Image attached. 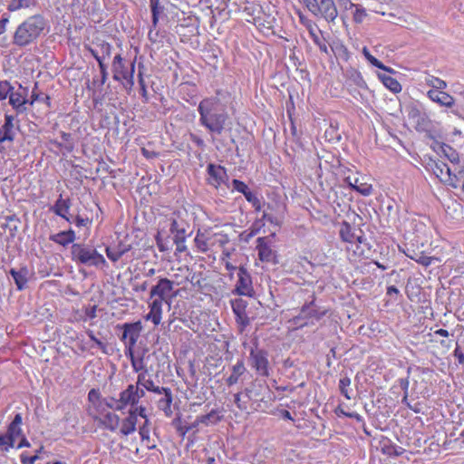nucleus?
Returning a JSON list of instances; mask_svg holds the SVG:
<instances>
[{
    "label": "nucleus",
    "instance_id": "f257e3e1",
    "mask_svg": "<svg viewBox=\"0 0 464 464\" xmlns=\"http://www.w3.org/2000/svg\"><path fill=\"white\" fill-rule=\"evenodd\" d=\"M199 123L210 133L220 135L228 121V113L218 98L203 99L198 106Z\"/></svg>",
    "mask_w": 464,
    "mask_h": 464
},
{
    "label": "nucleus",
    "instance_id": "f03ea898",
    "mask_svg": "<svg viewBox=\"0 0 464 464\" xmlns=\"http://www.w3.org/2000/svg\"><path fill=\"white\" fill-rule=\"evenodd\" d=\"M47 24V20L41 14L27 17L16 27L13 35V44L23 48L34 44L44 34Z\"/></svg>",
    "mask_w": 464,
    "mask_h": 464
},
{
    "label": "nucleus",
    "instance_id": "7ed1b4c3",
    "mask_svg": "<svg viewBox=\"0 0 464 464\" xmlns=\"http://www.w3.org/2000/svg\"><path fill=\"white\" fill-rule=\"evenodd\" d=\"M71 257L78 265L96 268L107 266V262L103 256L94 247L86 244L73 243L71 246Z\"/></svg>",
    "mask_w": 464,
    "mask_h": 464
},
{
    "label": "nucleus",
    "instance_id": "20e7f679",
    "mask_svg": "<svg viewBox=\"0 0 464 464\" xmlns=\"http://www.w3.org/2000/svg\"><path fill=\"white\" fill-rule=\"evenodd\" d=\"M326 309H323L315 304L314 297L309 303L304 304L298 315L294 317L295 324H300V327L313 324L314 321L321 320L326 314Z\"/></svg>",
    "mask_w": 464,
    "mask_h": 464
},
{
    "label": "nucleus",
    "instance_id": "39448f33",
    "mask_svg": "<svg viewBox=\"0 0 464 464\" xmlns=\"http://www.w3.org/2000/svg\"><path fill=\"white\" fill-rule=\"evenodd\" d=\"M268 351L259 348L257 343L250 349L249 364L256 371V374L262 377L270 375V362Z\"/></svg>",
    "mask_w": 464,
    "mask_h": 464
},
{
    "label": "nucleus",
    "instance_id": "423d86ee",
    "mask_svg": "<svg viewBox=\"0 0 464 464\" xmlns=\"http://www.w3.org/2000/svg\"><path fill=\"white\" fill-rule=\"evenodd\" d=\"M118 327L122 330L120 339L125 344L126 354H132L133 347L142 331L141 322L125 323L122 325H118Z\"/></svg>",
    "mask_w": 464,
    "mask_h": 464
},
{
    "label": "nucleus",
    "instance_id": "0eeeda50",
    "mask_svg": "<svg viewBox=\"0 0 464 464\" xmlns=\"http://www.w3.org/2000/svg\"><path fill=\"white\" fill-rule=\"evenodd\" d=\"M134 69H135V61L130 63V68H128L125 64V62L121 54H117L114 56L111 71L113 73V80L117 82H121L125 80L127 83L131 87L134 84Z\"/></svg>",
    "mask_w": 464,
    "mask_h": 464
},
{
    "label": "nucleus",
    "instance_id": "6e6552de",
    "mask_svg": "<svg viewBox=\"0 0 464 464\" xmlns=\"http://www.w3.org/2000/svg\"><path fill=\"white\" fill-rule=\"evenodd\" d=\"M316 16L334 22L337 17V8L333 0H312L306 6Z\"/></svg>",
    "mask_w": 464,
    "mask_h": 464
},
{
    "label": "nucleus",
    "instance_id": "1a4fd4ad",
    "mask_svg": "<svg viewBox=\"0 0 464 464\" xmlns=\"http://www.w3.org/2000/svg\"><path fill=\"white\" fill-rule=\"evenodd\" d=\"M18 121L15 122V117L10 114H5V122L0 127V152H5V142L12 143L16 136V130H19Z\"/></svg>",
    "mask_w": 464,
    "mask_h": 464
},
{
    "label": "nucleus",
    "instance_id": "9d476101",
    "mask_svg": "<svg viewBox=\"0 0 464 464\" xmlns=\"http://www.w3.org/2000/svg\"><path fill=\"white\" fill-rule=\"evenodd\" d=\"M208 174V184L218 188L222 184H226L228 181V175L227 174L226 169L221 165L214 163H208L207 166Z\"/></svg>",
    "mask_w": 464,
    "mask_h": 464
},
{
    "label": "nucleus",
    "instance_id": "9b49d317",
    "mask_svg": "<svg viewBox=\"0 0 464 464\" xmlns=\"http://www.w3.org/2000/svg\"><path fill=\"white\" fill-rule=\"evenodd\" d=\"M27 96L28 89L23 87L20 83L18 84V89L16 91L14 90L10 95L9 104L13 107L17 114H23L26 112V104L29 102Z\"/></svg>",
    "mask_w": 464,
    "mask_h": 464
},
{
    "label": "nucleus",
    "instance_id": "f8f14e48",
    "mask_svg": "<svg viewBox=\"0 0 464 464\" xmlns=\"http://www.w3.org/2000/svg\"><path fill=\"white\" fill-rule=\"evenodd\" d=\"M237 277L238 279L233 293L237 295L251 296L254 290L251 276L246 268L240 266L237 271Z\"/></svg>",
    "mask_w": 464,
    "mask_h": 464
},
{
    "label": "nucleus",
    "instance_id": "ddd939ff",
    "mask_svg": "<svg viewBox=\"0 0 464 464\" xmlns=\"http://www.w3.org/2000/svg\"><path fill=\"white\" fill-rule=\"evenodd\" d=\"M137 395L138 394H135L134 392V385H128L127 389L120 393L119 400L115 401L111 399L113 402L116 403L115 410L122 411L127 405H130L131 407L136 406L139 402Z\"/></svg>",
    "mask_w": 464,
    "mask_h": 464
},
{
    "label": "nucleus",
    "instance_id": "4468645a",
    "mask_svg": "<svg viewBox=\"0 0 464 464\" xmlns=\"http://www.w3.org/2000/svg\"><path fill=\"white\" fill-rule=\"evenodd\" d=\"M256 249L259 259L262 262L277 264L276 251L266 242V237H258L256 239Z\"/></svg>",
    "mask_w": 464,
    "mask_h": 464
},
{
    "label": "nucleus",
    "instance_id": "2eb2a0df",
    "mask_svg": "<svg viewBox=\"0 0 464 464\" xmlns=\"http://www.w3.org/2000/svg\"><path fill=\"white\" fill-rule=\"evenodd\" d=\"M172 290L173 282L168 278H160L158 284L151 288L150 297L158 296L157 299L164 301L169 297Z\"/></svg>",
    "mask_w": 464,
    "mask_h": 464
},
{
    "label": "nucleus",
    "instance_id": "dca6fc26",
    "mask_svg": "<svg viewBox=\"0 0 464 464\" xmlns=\"http://www.w3.org/2000/svg\"><path fill=\"white\" fill-rule=\"evenodd\" d=\"M428 97L431 101L439 103L441 106H445L447 108H450L454 104L453 97H451L450 94H448L447 92H445L443 91L430 90L428 92Z\"/></svg>",
    "mask_w": 464,
    "mask_h": 464
},
{
    "label": "nucleus",
    "instance_id": "f3484780",
    "mask_svg": "<svg viewBox=\"0 0 464 464\" xmlns=\"http://www.w3.org/2000/svg\"><path fill=\"white\" fill-rule=\"evenodd\" d=\"M9 273L12 276L17 289H24L30 276L29 269L26 266H22L19 270L12 268Z\"/></svg>",
    "mask_w": 464,
    "mask_h": 464
},
{
    "label": "nucleus",
    "instance_id": "a211bd4d",
    "mask_svg": "<svg viewBox=\"0 0 464 464\" xmlns=\"http://www.w3.org/2000/svg\"><path fill=\"white\" fill-rule=\"evenodd\" d=\"M131 249L130 245L119 243L115 247L107 246L105 248L108 258L112 262H117L121 256Z\"/></svg>",
    "mask_w": 464,
    "mask_h": 464
},
{
    "label": "nucleus",
    "instance_id": "6ab92c4d",
    "mask_svg": "<svg viewBox=\"0 0 464 464\" xmlns=\"http://www.w3.org/2000/svg\"><path fill=\"white\" fill-rule=\"evenodd\" d=\"M49 239L63 246H66L75 240V232L70 228L66 231H61L56 234L50 235Z\"/></svg>",
    "mask_w": 464,
    "mask_h": 464
},
{
    "label": "nucleus",
    "instance_id": "aec40b11",
    "mask_svg": "<svg viewBox=\"0 0 464 464\" xmlns=\"http://www.w3.org/2000/svg\"><path fill=\"white\" fill-rule=\"evenodd\" d=\"M350 188L356 190L362 196H370L372 193V187L367 182H363L362 179L354 178L352 179L350 177L346 179Z\"/></svg>",
    "mask_w": 464,
    "mask_h": 464
},
{
    "label": "nucleus",
    "instance_id": "412c9836",
    "mask_svg": "<svg viewBox=\"0 0 464 464\" xmlns=\"http://www.w3.org/2000/svg\"><path fill=\"white\" fill-rule=\"evenodd\" d=\"M162 301L160 299H154L150 304V311L147 314L146 319L150 320L155 325H158L161 320V313H162Z\"/></svg>",
    "mask_w": 464,
    "mask_h": 464
},
{
    "label": "nucleus",
    "instance_id": "4be33fe9",
    "mask_svg": "<svg viewBox=\"0 0 464 464\" xmlns=\"http://www.w3.org/2000/svg\"><path fill=\"white\" fill-rule=\"evenodd\" d=\"M164 395L163 398L159 400L158 406L163 411L166 416L169 417L172 414L171 411V403H172V392L169 388H163L162 393Z\"/></svg>",
    "mask_w": 464,
    "mask_h": 464
},
{
    "label": "nucleus",
    "instance_id": "5701e85b",
    "mask_svg": "<svg viewBox=\"0 0 464 464\" xmlns=\"http://www.w3.org/2000/svg\"><path fill=\"white\" fill-rule=\"evenodd\" d=\"M147 372L148 370H145L143 372L138 375L137 384L142 386L147 391L161 394L162 389L164 387L155 386L153 381L150 378H147Z\"/></svg>",
    "mask_w": 464,
    "mask_h": 464
},
{
    "label": "nucleus",
    "instance_id": "b1692460",
    "mask_svg": "<svg viewBox=\"0 0 464 464\" xmlns=\"http://www.w3.org/2000/svg\"><path fill=\"white\" fill-rule=\"evenodd\" d=\"M246 371V369L243 360H238L237 363L232 367V373L227 379V384L228 386L236 384L238 382L239 377L242 376Z\"/></svg>",
    "mask_w": 464,
    "mask_h": 464
},
{
    "label": "nucleus",
    "instance_id": "393cba45",
    "mask_svg": "<svg viewBox=\"0 0 464 464\" xmlns=\"http://www.w3.org/2000/svg\"><path fill=\"white\" fill-rule=\"evenodd\" d=\"M137 417L134 411H129V415L122 420L121 432L129 435L136 430Z\"/></svg>",
    "mask_w": 464,
    "mask_h": 464
},
{
    "label": "nucleus",
    "instance_id": "a878e982",
    "mask_svg": "<svg viewBox=\"0 0 464 464\" xmlns=\"http://www.w3.org/2000/svg\"><path fill=\"white\" fill-rule=\"evenodd\" d=\"M70 205L62 198V196L58 198L55 204L51 207L50 210L53 212L55 215L64 218L68 222H71L70 218L67 217V212L69 211Z\"/></svg>",
    "mask_w": 464,
    "mask_h": 464
},
{
    "label": "nucleus",
    "instance_id": "bb28decb",
    "mask_svg": "<svg viewBox=\"0 0 464 464\" xmlns=\"http://www.w3.org/2000/svg\"><path fill=\"white\" fill-rule=\"evenodd\" d=\"M212 238L210 237H207L204 233L198 231L197 236L195 237V245L197 248L202 252L206 253L211 247L210 240Z\"/></svg>",
    "mask_w": 464,
    "mask_h": 464
},
{
    "label": "nucleus",
    "instance_id": "cd10ccee",
    "mask_svg": "<svg viewBox=\"0 0 464 464\" xmlns=\"http://www.w3.org/2000/svg\"><path fill=\"white\" fill-rule=\"evenodd\" d=\"M378 76L382 82L385 85V87L391 90L393 93H398L401 91V85L396 79L392 78L390 75L382 73H379Z\"/></svg>",
    "mask_w": 464,
    "mask_h": 464
},
{
    "label": "nucleus",
    "instance_id": "c85d7f7f",
    "mask_svg": "<svg viewBox=\"0 0 464 464\" xmlns=\"http://www.w3.org/2000/svg\"><path fill=\"white\" fill-rule=\"evenodd\" d=\"M102 425H103L106 429L114 431L117 430L120 423V417L112 412H108L105 414L102 420H101Z\"/></svg>",
    "mask_w": 464,
    "mask_h": 464
},
{
    "label": "nucleus",
    "instance_id": "c756f323",
    "mask_svg": "<svg viewBox=\"0 0 464 464\" xmlns=\"http://www.w3.org/2000/svg\"><path fill=\"white\" fill-rule=\"evenodd\" d=\"M36 5V0H11L7 5V10L10 12H15L20 9L30 8Z\"/></svg>",
    "mask_w": 464,
    "mask_h": 464
},
{
    "label": "nucleus",
    "instance_id": "7c9ffc66",
    "mask_svg": "<svg viewBox=\"0 0 464 464\" xmlns=\"http://www.w3.org/2000/svg\"><path fill=\"white\" fill-rule=\"evenodd\" d=\"M339 233H340L341 238L344 242L352 243L355 240V233L353 232L351 225L346 221H343L341 224V228H340Z\"/></svg>",
    "mask_w": 464,
    "mask_h": 464
},
{
    "label": "nucleus",
    "instance_id": "2f4dec72",
    "mask_svg": "<svg viewBox=\"0 0 464 464\" xmlns=\"http://www.w3.org/2000/svg\"><path fill=\"white\" fill-rule=\"evenodd\" d=\"M187 231L185 228L180 229V231H177V234L174 236V243L176 245V251L179 253L185 252L187 250L186 246V237Z\"/></svg>",
    "mask_w": 464,
    "mask_h": 464
},
{
    "label": "nucleus",
    "instance_id": "473e14b6",
    "mask_svg": "<svg viewBox=\"0 0 464 464\" xmlns=\"http://www.w3.org/2000/svg\"><path fill=\"white\" fill-rule=\"evenodd\" d=\"M362 53L366 60L372 65L388 72H393V69L385 66L382 62H380L377 58L372 56L367 47H363Z\"/></svg>",
    "mask_w": 464,
    "mask_h": 464
},
{
    "label": "nucleus",
    "instance_id": "72a5a7b5",
    "mask_svg": "<svg viewBox=\"0 0 464 464\" xmlns=\"http://www.w3.org/2000/svg\"><path fill=\"white\" fill-rule=\"evenodd\" d=\"M150 6L151 11L152 26L155 28L159 23V16L162 12L163 7L160 5V0H150Z\"/></svg>",
    "mask_w": 464,
    "mask_h": 464
},
{
    "label": "nucleus",
    "instance_id": "f704fd0d",
    "mask_svg": "<svg viewBox=\"0 0 464 464\" xmlns=\"http://www.w3.org/2000/svg\"><path fill=\"white\" fill-rule=\"evenodd\" d=\"M351 382V379L348 376H343L339 381V391L347 400L352 398L351 392L353 390L350 388Z\"/></svg>",
    "mask_w": 464,
    "mask_h": 464
},
{
    "label": "nucleus",
    "instance_id": "c9c22d12",
    "mask_svg": "<svg viewBox=\"0 0 464 464\" xmlns=\"http://www.w3.org/2000/svg\"><path fill=\"white\" fill-rule=\"evenodd\" d=\"M231 307L235 315L246 314V301L237 298L231 301Z\"/></svg>",
    "mask_w": 464,
    "mask_h": 464
},
{
    "label": "nucleus",
    "instance_id": "e433bc0d",
    "mask_svg": "<svg viewBox=\"0 0 464 464\" xmlns=\"http://www.w3.org/2000/svg\"><path fill=\"white\" fill-rule=\"evenodd\" d=\"M14 87L8 81H0V101L9 98Z\"/></svg>",
    "mask_w": 464,
    "mask_h": 464
},
{
    "label": "nucleus",
    "instance_id": "4c0bfd02",
    "mask_svg": "<svg viewBox=\"0 0 464 464\" xmlns=\"http://www.w3.org/2000/svg\"><path fill=\"white\" fill-rule=\"evenodd\" d=\"M219 420L216 411H211L209 413L201 415L197 418L196 423H203L208 425V423H215Z\"/></svg>",
    "mask_w": 464,
    "mask_h": 464
},
{
    "label": "nucleus",
    "instance_id": "58836bf2",
    "mask_svg": "<svg viewBox=\"0 0 464 464\" xmlns=\"http://www.w3.org/2000/svg\"><path fill=\"white\" fill-rule=\"evenodd\" d=\"M210 237L212 238L210 240L211 246H218L223 247L229 242V237L226 234L217 233Z\"/></svg>",
    "mask_w": 464,
    "mask_h": 464
},
{
    "label": "nucleus",
    "instance_id": "ea45409f",
    "mask_svg": "<svg viewBox=\"0 0 464 464\" xmlns=\"http://www.w3.org/2000/svg\"><path fill=\"white\" fill-rule=\"evenodd\" d=\"M351 7H355L353 13V21L357 24H361L367 16L366 10L360 5L351 3Z\"/></svg>",
    "mask_w": 464,
    "mask_h": 464
},
{
    "label": "nucleus",
    "instance_id": "a19ab883",
    "mask_svg": "<svg viewBox=\"0 0 464 464\" xmlns=\"http://www.w3.org/2000/svg\"><path fill=\"white\" fill-rule=\"evenodd\" d=\"M412 252L413 255L407 254V256L411 259L415 260L416 262H418L419 264L425 266H428L431 264V257L424 256L422 253H416L414 251Z\"/></svg>",
    "mask_w": 464,
    "mask_h": 464
},
{
    "label": "nucleus",
    "instance_id": "79ce46f5",
    "mask_svg": "<svg viewBox=\"0 0 464 464\" xmlns=\"http://www.w3.org/2000/svg\"><path fill=\"white\" fill-rule=\"evenodd\" d=\"M99 48L101 61L104 63V61L111 56L112 46L109 43L103 42L99 45Z\"/></svg>",
    "mask_w": 464,
    "mask_h": 464
},
{
    "label": "nucleus",
    "instance_id": "37998d69",
    "mask_svg": "<svg viewBox=\"0 0 464 464\" xmlns=\"http://www.w3.org/2000/svg\"><path fill=\"white\" fill-rule=\"evenodd\" d=\"M14 440L5 433L0 434V449L7 451L10 448L14 447Z\"/></svg>",
    "mask_w": 464,
    "mask_h": 464
},
{
    "label": "nucleus",
    "instance_id": "c03bdc74",
    "mask_svg": "<svg viewBox=\"0 0 464 464\" xmlns=\"http://www.w3.org/2000/svg\"><path fill=\"white\" fill-rule=\"evenodd\" d=\"M410 118L415 120V122L417 125L424 127L425 125V117L424 115H421L420 111L417 109H412L409 113Z\"/></svg>",
    "mask_w": 464,
    "mask_h": 464
},
{
    "label": "nucleus",
    "instance_id": "a18cd8bd",
    "mask_svg": "<svg viewBox=\"0 0 464 464\" xmlns=\"http://www.w3.org/2000/svg\"><path fill=\"white\" fill-rule=\"evenodd\" d=\"M6 434L14 441L16 437L22 435L21 426H16L14 423H10L8 425Z\"/></svg>",
    "mask_w": 464,
    "mask_h": 464
},
{
    "label": "nucleus",
    "instance_id": "49530a36",
    "mask_svg": "<svg viewBox=\"0 0 464 464\" xmlns=\"http://www.w3.org/2000/svg\"><path fill=\"white\" fill-rule=\"evenodd\" d=\"M236 322L239 325V332L242 333L245 330V328L250 324V319L246 313L243 314L242 315H236Z\"/></svg>",
    "mask_w": 464,
    "mask_h": 464
},
{
    "label": "nucleus",
    "instance_id": "de8ad7c7",
    "mask_svg": "<svg viewBox=\"0 0 464 464\" xmlns=\"http://www.w3.org/2000/svg\"><path fill=\"white\" fill-rule=\"evenodd\" d=\"M335 412H336V414H337L338 416H340V415H343V416H346V417H348V418L354 419V420H356L358 422H362V421H363L362 417L359 413L354 412V411H353V412H347V411H345L344 410H343V409H341L340 407H338V408L336 409Z\"/></svg>",
    "mask_w": 464,
    "mask_h": 464
},
{
    "label": "nucleus",
    "instance_id": "09e8293b",
    "mask_svg": "<svg viewBox=\"0 0 464 464\" xmlns=\"http://www.w3.org/2000/svg\"><path fill=\"white\" fill-rule=\"evenodd\" d=\"M246 199L252 204V206L256 209V210H259L260 209V201L259 199L256 198V196L252 192L250 191V189H248L245 194H244Z\"/></svg>",
    "mask_w": 464,
    "mask_h": 464
},
{
    "label": "nucleus",
    "instance_id": "8fccbe9b",
    "mask_svg": "<svg viewBox=\"0 0 464 464\" xmlns=\"http://www.w3.org/2000/svg\"><path fill=\"white\" fill-rule=\"evenodd\" d=\"M128 355L130 358L131 365H132V368H133L134 372H138L142 371V370L144 372L146 370L145 366L143 365V359L142 358L137 360L134 357L133 353L132 354H128Z\"/></svg>",
    "mask_w": 464,
    "mask_h": 464
},
{
    "label": "nucleus",
    "instance_id": "3c124183",
    "mask_svg": "<svg viewBox=\"0 0 464 464\" xmlns=\"http://www.w3.org/2000/svg\"><path fill=\"white\" fill-rule=\"evenodd\" d=\"M350 79L359 87H364L366 85L361 73L357 71L351 72Z\"/></svg>",
    "mask_w": 464,
    "mask_h": 464
},
{
    "label": "nucleus",
    "instance_id": "603ef678",
    "mask_svg": "<svg viewBox=\"0 0 464 464\" xmlns=\"http://www.w3.org/2000/svg\"><path fill=\"white\" fill-rule=\"evenodd\" d=\"M436 169H434V173L439 177L443 174L444 171L447 172V174L450 177L451 176V169L450 168L443 162L436 163Z\"/></svg>",
    "mask_w": 464,
    "mask_h": 464
},
{
    "label": "nucleus",
    "instance_id": "864d4df0",
    "mask_svg": "<svg viewBox=\"0 0 464 464\" xmlns=\"http://www.w3.org/2000/svg\"><path fill=\"white\" fill-rule=\"evenodd\" d=\"M141 69H144V65L140 63L139 64V74H138V77H139V84H140V91H141V95L143 97H146L147 95V89H146V83H145V81L143 79V76H142V72H141Z\"/></svg>",
    "mask_w": 464,
    "mask_h": 464
},
{
    "label": "nucleus",
    "instance_id": "5fc2aeb1",
    "mask_svg": "<svg viewBox=\"0 0 464 464\" xmlns=\"http://www.w3.org/2000/svg\"><path fill=\"white\" fill-rule=\"evenodd\" d=\"M233 188L243 195L249 189L247 185L239 179L232 180Z\"/></svg>",
    "mask_w": 464,
    "mask_h": 464
},
{
    "label": "nucleus",
    "instance_id": "6e6d98bb",
    "mask_svg": "<svg viewBox=\"0 0 464 464\" xmlns=\"http://www.w3.org/2000/svg\"><path fill=\"white\" fill-rule=\"evenodd\" d=\"M87 334L90 339L97 345V347L102 351V353H107L106 345L98 338H96L94 333L92 330H88Z\"/></svg>",
    "mask_w": 464,
    "mask_h": 464
},
{
    "label": "nucleus",
    "instance_id": "4d7b16f0",
    "mask_svg": "<svg viewBox=\"0 0 464 464\" xmlns=\"http://www.w3.org/2000/svg\"><path fill=\"white\" fill-rule=\"evenodd\" d=\"M100 72H101V81L100 85H103L108 78L107 65L104 63L100 62L99 64Z\"/></svg>",
    "mask_w": 464,
    "mask_h": 464
},
{
    "label": "nucleus",
    "instance_id": "13d9d810",
    "mask_svg": "<svg viewBox=\"0 0 464 464\" xmlns=\"http://www.w3.org/2000/svg\"><path fill=\"white\" fill-rule=\"evenodd\" d=\"M157 246L160 252H165L169 250V246L167 243L164 242V240L160 237V234H158L155 237Z\"/></svg>",
    "mask_w": 464,
    "mask_h": 464
},
{
    "label": "nucleus",
    "instance_id": "bf43d9fd",
    "mask_svg": "<svg viewBox=\"0 0 464 464\" xmlns=\"http://www.w3.org/2000/svg\"><path fill=\"white\" fill-rule=\"evenodd\" d=\"M130 411H134L136 413V417L139 415L140 416L141 418H144L146 419V422L148 421L147 420V415H146V408L142 405L140 406H138V407H132Z\"/></svg>",
    "mask_w": 464,
    "mask_h": 464
},
{
    "label": "nucleus",
    "instance_id": "052dcab7",
    "mask_svg": "<svg viewBox=\"0 0 464 464\" xmlns=\"http://www.w3.org/2000/svg\"><path fill=\"white\" fill-rule=\"evenodd\" d=\"M39 459V455L35 454L32 457H27L24 453L21 455V462L22 464H34V462Z\"/></svg>",
    "mask_w": 464,
    "mask_h": 464
},
{
    "label": "nucleus",
    "instance_id": "680f3d73",
    "mask_svg": "<svg viewBox=\"0 0 464 464\" xmlns=\"http://www.w3.org/2000/svg\"><path fill=\"white\" fill-rule=\"evenodd\" d=\"M431 84L435 88V90L439 91H442L447 86L446 82L439 78H433L431 80Z\"/></svg>",
    "mask_w": 464,
    "mask_h": 464
},
{
    "label": "nucleus",
    "instance_id": "e2e57ef3",
    "mask_svg": "<svg viewBox=\"0 0 464 464\" xmlns=\"http://www.w3.org/2000/svg\"><path fill=\"white\" fill-rule=\"evenodd\" d=\"M148 37L151 43H158L160 42L161 35L159 31H154L153 29H150Z\"/></svg>",
    "mask_w": 464,
    "mask_h": 464
},
{
    "label": "nucleus",
    "instance_id": "0e129e2a",
    "mask_svg": "<svg viewBox=\"0 0 464 464\" xmlns=\"http://www.w3.org/2000/svg\"><path fill=\"white\" fill-rule=\"evenodd\" d=\"M74 223L77 227H86L91 223V220L87 218L77 216L74 219Z\"/></svg>",
    "mask_w": 464,
    "mask_h": 464
},
{
    "label": "nucleus",
    "instance_id": "69168bd1",
    "mask_svg": "<svg viewBox=\"0 0 464 464\" xmlns=\"http://www.w3.org/2000/svg\"><path fill=\"white\" fill-rule=\"evenodd\" d=\"M190 140L197 144L198 147L203 148L205 146L204 140L194 133L189 134Z\"/></svg>",
    "mask_w": 464,
    "mask_h": 464
},
{
    "label": "nucleus",
    "instance_id": "338daca9",
    "mask_svg": "<svg viewBox=\"0 0 464 464\" xmlns=\"http://www.w3.org/2000/svg\"><path fill=\"white\" fill-rule=\"evenodd\" d=\"M96 311H97L96 305L89 306L85 309V315L87 317H89L90 319H94L97 316Z\"/></svg>",
    "mask_w": 464,
    "mask_h": 464
},
{
    "label": "nucleus",
    "instance_id": "774afa93",
    "mask_svg": "<svg viewBox=\"0 0 464 464\" xmlns=\"http://www.w3.org/2000/svg\"><path fill=\"white\" fill-rule=\"evenodd\" d=\"M453 355L458 359L459 364H464V354L459 345L454 350Z\"/></svg>",
    "mask_w": 464,
    "mask_h": 464
}]
</instances>
